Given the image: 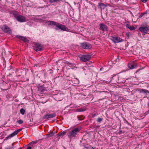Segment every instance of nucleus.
<instances>
[{"mask_svg": "<svg viewBox=\"0 0 149 149\" xmlns=\"http://www.w3.org/2000/svg\"><path fill=\"white\" fill-rule=\"evenodd\" d=\"M80 130L81 128H75L68 133L67 135L70 138L76 137L77 134L80 132Z\"/></svg>", "mask_w": 149, "mask_h": 149, "instance_id": "nucleus-1", "label": "nucleus"}, {"mask_svg": "<svg viewBox=\"0 0 149 149\" xmlns=\"http://www.w3.org/2000/svg\"><path fill=\"white\" fill-rule=\"evenodd\" d=\"M15 17L17 20L20 22H23L26 21L25 17L23 16L15 15Z\"/></svg>", "mask_w": 149, "mask_h": 149, "instance_id": "nucleus-2", "label": "nucleus"}, {"mask_svg": "<svg viewBox=\"0 0 149 149\" xmlns=\"http://www.w3.org/2000/svg\"><path fill=\"white\" fill-rule=\"evenodd\" d=\"M91 58V56L90 55L87 54L82 56L80 58V60L84 61L86 62L90 60Z\"/></svg>", "mask_w": 149, "mask_h": 149, "instance_id": "nucleus-3", "label": "nucleus"}, {"mask_svg": "<svg viewBox=\"0 0 149 149\" xmlns=\"http://www.w3.org/2000/svg\"><path fill=\"white\" fill-rule=\"evenodd\" d=\"M81 46L86 49H90L92 47L91 45L87 42H84L81 44Z\"/></svg>", "mask_w": 149, "mask_h": 149, "instance_id": "nucleus-4", "label": "nucleus"}, {"mask_svg": "<svg viewBox=\"0 0 149 149\" xmlns=\"http://www.w3.org/2000/svg\"><path fill=\"white\" fill-rule=\"evenodd\" d=\"M1 29L5 33H11V31L9 27L6 25L3 26L1 27Z\"/></svg>", "mask_w": 149, "mask_h": 149, "instance_id": "nucleus-5", "label": "nucleus"}, {"mask_svg": "<svg viewBox=\"0 0 149 149\" xmlns=\"http://www.w3.org/2000/svg\"><path fill=\"white\" fill-rule=\"evenodd\" d=\"M42 49V46L38 43H36L35 44V46L33 47L34 49L37 52L41 50Z\"/></svg>", "mask_w": 149, "mask_h": 149, "instance_id": "nucleus-6", "label": "nucleus"}, {"mask_svg": "<svg viewBox=\"0 0 149 149\" xmlns=\"http://www.w3.org/2000/svg\"><path fill=\"white\" fill-rule=\"evenodd\" d=\"M56 26L60 29L63 31H67V30H68V28L66 27L64 25L58 23H57Z\"/></svg>", "mask_w": 149, "mask_h": 149, "instance_id": "nucleus-7", "label": "nucleus"}, {"mask_svg": "<svg viewBox=\"0 0 149 149\" xmlns=\"http://www.w3.org/2000/svg\"><path fill=\"white\" fill-rule=\"evenodd\" d=\"M111 39L115 43L123 41V40L120 38L116 37H112Z\"/></svg>", "mask_w": 149, "mask_h": 149, "instance_id": "nucleus-8", "label": "nucleus"}, {"mask_svg": "<svg viewBox=\"0 0 149 149\" xmlns=\"http://www.w3.org/2000/svg\"><path fill=\"white\" fill-rule=\"evenodd\" d=\"M139 30L143 33H147L149 30L147 26H142L139 29Z\"/></svg>", "mask_w": 149, "mask_h": 149, "instance_id": "nucleus-9", "label": "nucleus"}, {"mask_svg": "<svg viewBox=\"0 0 149 149\" xmlns=\"http://www.w3.org/2000/svg\"><path fill=\"white\" fill-rule=\"evenodd\" d=\"M128 66L130 69H133L136 67V64L133 61L131 62L128 64Z\"/></svg>", "mask_w": 149, "mask_h": 149, "instance_id": "nucleus-10", "label": "nucleus"}, {"mask_svg": "<svg viewBox=\"0 0 149 149\" xmlns=\"http://www.w3.org/2000/svg\"><path fill=\"white\" fill-rule=\"evenodd\" d=\"M100 29L102 31H106L107 30V27L104 24H99Z\"/></svg>", "mask_w": 149, "mask_h": 149, "instance_id": "nucleus-11", "label": "nucleus"}, {"mask_svg": "<svg viewBox=\"0 0 149 149\" xmlns=\"http://www.w3.org/2000/svg\"><path fill=\"white\" fill-rule=\"evenodd\" d=\"M46 90L45 88L43 87L42 86H40L38 88V93L40 94L43 93Z\"/></svg>", "mask_w": 149, "mask_h": 149, "instance_id": "nucleus-12", "label": "nucleus"}, {"mask_svg": "<svg viewBox=\"0 0 149 149\" xmlns=\"http://www.w3.org/2000/svg\"><path fill=\"white\" fill-rule=\"evenodd\" d=\"M56 116V114L55 113H53L49 115H46L43 117V118L48 119L50 118H52L55 117Z\"/></svg>", "mask_w": 149, "mask_h": 149, "instance_id": "nucleus-13", "label": "nucleus"}, {"mask_svg": "<svg viewBox=\"0 0 149 149\" xmlns=\"http://www.w3.org/2000/svg\"><path fill=\"white\" fill-rule=\"evenodd\" d=\"M17 37L18 38L25 42H28L29 41L27 38H26L25 37H24L21 36H17Z\"/></svg>", "mask_w": 149, "mask_h": 149, "instance_id": "nucleus-14", "label": "nucleus"}, {"mask_svg": "<svg viewBox=\"0 0 149 149\" xmlns=\"http://www.w3.org/2000/svg\"><path fill=\"white\" fill-rule=\"evenodd\" d=\"M109 5V4H104L102 3H100L99 5V6L100 7L101 10L104 9L106 7Z\"/></svg>", "mask_w": 149, "mask_h": 149, "instance_id": "nucleus-15", "label": "nucleus"}, {"mask_svg": "<svg viewBox=\"0 0 149 149\" xmlns=\"http://www.w3.org/2000/svg\"><path fill=\"white\" fill-rule=\"evenodd\" d=\"M18 133L17 131H15L13 133H12L11 134H10L7 137V138L8 139L14 136L15 135H16Z\"/></svg>", "mask_w": 149, "mask_h": 149, "instance_id": "nucleus-16", "label": "nucleus"}, {"mask_svg": "<svg viewBox=\"0 0 149 149\" xmlns=\"http://www.w3.org/2000/svg\"><path fill=\"white\" fill-rule=\"evenodd\" d=\"M67 132L66 131H64L62 132H60L58 134V136H63L64 135H65L66 133Z\"/></svg>", "mask_w": 149, "mask_h": 149, "instance_id": "nucleus-17", "label": "nucleus"}, {"mask_svg": "<svg viewBox=\"0 0 149 149\" xmlns=\"http://www.w3.org/2000/svg\"><path fill=\"white\" fill-rule=\"evenodd\" d=\"M49 22L50 24L56 25H56L58 23H56V22L52 21H49Z\"/></svg>", "mask_w": 149, "mask_h": 149, "instance_id": "nucleus-18", "label": "nucleus"}, {"mask_svg": "<svg viewBox=\"0 0 149 149\" xmlns=\"http://www.w3.org/2000/svg\"><path fill=\"white\" fill-rule=\"evenodd\" d=\"M20 112L22 114L24 115V114L25 110L23 108L21 109L20 110Z\"/></svg>", "mask_w": 149, "mask_h": 149, "instance_id": "nucleus-19", "label": "nucleus"}, {"mask_svg": "<svg viewBox=\"0 0 149 149\" xmlns=\"http://www.w3.org/2000/svg\"><path fill=\"white\" fill-rule=\"evenodd\" d=\"M23 121L22 120H19L17 121V122L19 124H21L23 123Z\"/></svg>", "mask_w": 149, "mask_h": 149, "instance_id": "nucleus-20", "label": "nucleus"}, {"mask_svg": "<svg viewBox=\"0 0 149 149\" xmlns=\"http://www.w3.org/2000/svg\"><path fill=\"white\" fill-rule=\"evenodd\" d=\"M129 29L130 30H134V29H135L134 26H130L129 27Z\"/></svg>", "mask_w": 149, "mask_h": 149, "instance_id": "nucleus-21", "label": "nucleus"}, {"mask_svg": "<svg viewBox=\"0 0 149 149\" xmlns=\"http://www.w3.org/2000/svg\"><path fill=\"white\" fill-rule=\"evenodd\" d=\"M102 118H99L97 119V122H100L102 121Z\"/></svg>", "mask_w": 149, "mask_h": 149, "instance_id": "nucleus-22", "label": "nucleus"}, {"mask_svg": "<svg viewBox=\"0 0 149 149\" xmlns=\"http://www.w3.org/2000/svg\"><path fill=\"white\" fill-rule=\"evenodd\" d=\"M147 13L146 12H145V13H141V14L139 16V17L140 18H141V17H142L143 15L145 14H146Z\"/></svg>", "mask_w": 149, "mask_h": 149, "instance_id": "nucleus-23", "label": "nucleus"}, {"mask_svg": "<svg viewBox=\"0 0 149 149\" xmlns=\"http://www.w3.org/2000/svg\"><path fill=\"white\" fill-rule=\"evenodd\" d=\"M13 147H8L6 148L5 149H13Z\"/></svg>", "mask_w": 149, "mask_h": 149, "instance_id": "nucleus-24", "label": "nucleus"}, {"mask_svg": "<svg viewBox=\"0 0 149 149\" xmlns=\"http://www.w3.org/2000/svg\"><path fill=\"white\" fill-rule=\"evenodd\" d=\"M126 27L129 29V27L130 26L129 24H127L126 25Z\"/></svg>", "mask_w": 149, "mask_h": 149, "instance_id": "nucleus-25", "label": "nucleus"}, {"mask_svg": "<svg viewBox=\"0 0 149 149\" xmlns=\"http://www.w3.org/2000/svg\"><path fill=\"white\" fill-rule=\"evenodd\" d=\"M49 1V2L50 3H53L55 1H52V0H51V1Z\"/></svg>", "mask_w": 149, "mask_h": 149, "instance_id": "nucleus-26", "label": "nucleus"}, {"mask_svg": "<svg viewBox=\"0 0 149 149\" xmlns=\"http://www.w3.org/2000/svg\"><path fill=\"white\" fill-rule=\"evenodd\" d=\"M143 91L145 93L148 92V91L146 90H143Z\"/></svg>", "mask_w": 149, "mask_h": 149, "instance_id": "nucleus-27", "label": "nucleus"}, {"mask_svg": "<svg viewBox=\"0 0 149 149\" xmlns=\"http://www.w3.org/2000/svg\"><path fill=\"white\" fill-rule=\"evenodd\" d=\"M22 130L21 129H19V130H17V133H18L19 132H20L21 130Z\"/></svg>", "mask_w": 149, "mask_h": 149, "instance_id": "nucleus-28", "label": "nucleus"}, {"mask_svg": "<svg viewBox=\"0 0 149 149\" xmlns=\"http://www.w3.org/2000/svg\"><path fill=\"white\" fill-rule=\"evenodd\" d=\"M31 147H27V149H31Z\"/></svg>", "mask_w": 149, "mask_h": 149, "instance_id": "nucleus-29", "label": "nucleus"}, {"mask_svg": "<svg viewBox=\"0 0 149 149\" xmlns=\"http://www.w3.org/2000/svg\"><path fill=\"white\" fill-rule=\"evenodd\" d=\"M78 110H79V111H84V110H81V109H78Z\"/></svg>", "mask_w": 149, "mask_h": 149, "instance_id": "nucleus-30", "label": "nucleus"}, {"mask_svg": "<svg viewBox=\"0 0 149 149\" xmlns=\"http://www.w3.org/2000/svg\"><path fill=\"white\" fill-rule=\"evenodd\" d=\"M68 64L69 65H73L72 64L70 63H68Z\"/></svg>", "mask_w": 149, "mask_h": 149, "instance_id": "nucleus-31", "label": "nucleus"}, {"mask_svg": "<svg viewBox=\"0 0 149 149\" xmlns=\"http://www.w3.org/2000/svg\"><path fill=\"white\" fill-rule=\"evenodd\" d=\"M142 1V2L143 3H146V1Z\"/></svg>", "mask_w": 149, "mask_h": 149, "instance_id": "nucleus-32", "label": "nucleus"}, {"mask_svg": "<svg viewBox=\"0 0 149 149\" xmlns=\"http://www.w3.org/2000/svg\"><path fill=\"white\" fill-rule=\"evenodd\" d=\"M77 117H78V119L79 120H81L83 119H80V118L79 116H77Z\"/></svg>", "mask_w": 149, "mask_h": 149, "instance_id": "nucleus-33", "label": "nucleus"}, {"mask_svg": "<svg viewBox=\"0 0 149 149\" xmlns=\"http://www.w3.org/2000/svg\"><path fill=\"white\" fill-rule=\"evenodd\" d=\"M33 142L34 143H37V141H33V142Z\"/></svg>", "mask_w": 149, "mask_h": 149, "instance_id": "nucleus-34", "label": "nucleus"}, {"mask_svg": "<svg viewBox=\"0 0 149 149\" xmlns=\"http://www.w3.org/2000/svg\"><path fill=\"white\" fill-rule=\"evenodd\" d=\"M91 149H95L93 147H92Z\"/></svg>", "mask_w": 149, "mask_h": 149, "instance_id": "nucleus-35", "label": "nucleus"}, {"mask_svg": "<svg viewBox=\"0 0 149 149\" xmlns=\"http://www.w3.org/2000/svg\"><path fill=\"white\" fill-rule=\"evenodd\" d=\"M31 144V143H29V144Z\"/></svg>", "mask_w": 149, "mask_h": 149, "instance_id": "nucleus-36", "label": "nucleus"}, {"mask_svg": "<svg viewBox=\"0 0 149 149\" xmlns=\"http://www.w3.org/2000/svg\"><path fill=\"white\" fill-rule=\"evenodd\" d=\"M55 29H56V30H57L58 29L57 28H56Z\"/></svg>", "mask_w": 149, "mask_h": 149, "instance_id": "nucleus-37", "label": "nucleus"}, {"mask_svg": "<svg viewBox=\"0 0 149 149\" xmlns=\"http://www.w3.org/2000/svg\"><path fill=\"white\" fill-rule=\"evenodd\" d=\"M102 69V68H101V69H100V70H101Z\"/></svg>", "mask_w": 149, "mask_h": 149, "instance_id": "nucleus-38", "label": "nucleus"}]
</instances>
